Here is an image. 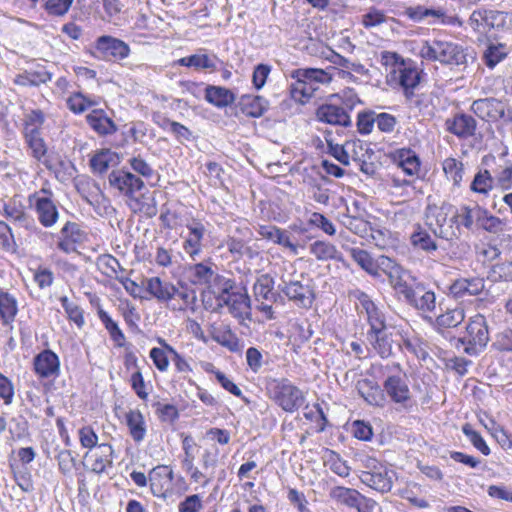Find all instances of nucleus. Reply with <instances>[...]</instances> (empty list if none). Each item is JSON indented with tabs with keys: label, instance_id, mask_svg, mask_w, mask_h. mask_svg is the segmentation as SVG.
I'll return each instance as SVG.
<instances>
[{
	"label": "nucleus",
	"instance_id": "37998d69",
	"mask_svg": "<svg viewBox=\"0 0 512 512\" xmlns=\"http://www.w3.org/2000/svg\"><path fill=\"white\" fill-rule=\"evenodd\" d=\"M442 169L449 181L455 187H459L464 177V164L453 157H448L442 162Z\"/></svg>",
	"mask_w": 512,
	"mask_h": 512
},
{
	"label": "nucleus",
	"instance_id": "c85d7f7f",
	"mask_svg": "<svg viewBox=\"0 0 512 512\" xmlns=\"http://www.w3.org/2000/svg\"><path fill=\"white\" fill-rule=\"evenodd\" d=\"M398 72V82L404 89L406 97L411 98L414 95L413 90L420 82V73L416 67L411 64H407L404 61L400 62Z\"/></svg>",
	"mask_w": 512,
	"mask_h": 512
},
{
	"label": "nucleus",
	"instance_id": "49530a36",
	"mask_svg": "<svg viewBox=\"0 0 512 512\" xmlns=\"http://www.w3.org/2000/svg\"><path fill=\"white\" fill-rule=\"evenodd\" d=\"M360 496L361 494L357 490L342 486H336L330 491V497L333 500L351 508H355Z\"/></svg>",
	"mask_w": 512,
	"mask_h": 512
},
{
	"label": "nucleus",
	"instance_id": "0eeeda50",
	"mask_svg": "<svg viewBox=\"0 0 512 512\" xmlns=\"http://www.w3.org/2000/svg\"><path fill=\"white\" fill-rule=\"evenodd\" d=\"M385 396L398 405L399 410L406 412L412 411L416 406L413 400L410 388L404 377L400 375H390L383 382Z\"/></svg>",
	"mask_w": 512,
	"mask_h": 512
},
{
	"label": "nucleus",
	"instance_id": "8fccbe9b",
	"mask_svg": "<svg viewBox=\"0 0 512 512\" xmlns=\"http://www.w3.org/2000/svg\"><path fill=\"white\" fill-rule=\"evenodd\" d=\"M97 267L102 274L115 279L120 277L118 275L119 272L123 273L125 271L118 259L109 254L101 255L97 258Z\"/></svg>",
	"mask_w": 512,
	"mask_h": 512
},
{
	"label": "nucleus",
	"instance_id": "2eb2a0df",
	"mask_svg": "<svg viewBox=\"0 0 512 512\" xmlns=\"http://www.w3.org/2000/svg\"><path fill=\"white\" fill-rule=\"evenodd\" d=\"M470 110L478 118L487 122H496L505 117V105L496 98L474 100Z\"/></svg>",
	"mask_w": 512,
	"mask_h": 512
},
{
	"label": "nucleus",
	"instance_id": "ddd939ff",
	"mask_svg": "<svg viewBox=\"0 0 512 512\" xmlns=\"http://www.w3.org/2000/svg\"><path fill=\"white\" fill-rule=\"evenodd\" d=\"M404 301L419 311L425 319H431L427 314L433 312L436 308L435 293L432 290L426 289L425 285L420 282L414 283L413 289Z\"/></svg>",
	"mask_w": 512,
	"mask_h": 512
},
{
	"label": "nucleus",
	"instance_id": "aec40b11",
	"mask_svg": "<svg viewBox=\"0 0 512 512\" xmlns=\"http://www.w3.org/2000/svg\"><path fill=\"white\" fill-rule=\"evenodd\" d=\"M316 117L319 121L343 127H349L352 124L350 115L345 107L335 104H323L316 110Z\"/></svg>",
	"mask_w": 512,
	"mask_h": 512
},
{
	"label": "nucleus",
	"instance_id": "dca6fc26",
	"mask_svg": "<svg viewBox=\"0 0 512 512\" xmlns=\"http://www.w3.org/2000/svg\"><path fill=\"white\" fill-rule=\"evenodd\" d=\"M150 489L154 496L166 498L174 480L173 469L167 465H158L148 474Z\"/></svg>",
	"mask_w": 512,
	"mask_h": 512
},
{
	"label": "nucleus",
	"instance_id": "e2e57ef3",
	"mask_svg": "<svg viewBox=\"0 0 512 512\" xmlns=\"http://www.w3.org/2000/svg\"><path fill=\"white\" fill-rule=\"evenodd\" d=\"M96 103L86 98L82 93L77 92L72 94L67 99L68 108L76 114L83 113L89 107L95 105Z\"/></svg>",
	"mask_w": 512,
	"mask_h": 512
},
{
	"label": "nucleus",
	"instance_id": "2f4dec72",
	"mask_svg": "<svg viewBox=\"0 0 512 512\" xmlns=\"http://www.w3.org/2000/svg\"><path fill=\"white\" fill-rule=\"evenodd\" d=\"M119 163V155L110 149H102L96 152L90 159V167L97 174H104L109 168L115 167Z\"/></svg>",
	"mask_w": 512,
	"mask_h": 512
},
{
	"label": "nucleus",
	"instance_id": "6e6d98bb",
	"mask_svg": "<svg viewBox=\"0 0 512 512\" xmlns=\"http://www.w3.org/2000/svg\"><path fill=\"white\" fill-rule=\"evenodd\" d=\"M496 186L502 190H509L512 188V163L505 161L503 165H499L493 177Z\"/></svg>",
	"mask_w": 512,
	"mask_h": 512
},
{
	"label": "nucleus",
	"instance_id": "bf43d9fd",
	"mask_svg": "<svg viewBox=\"0 0 512 512\" xmlns=\"http://www.w3.org/2000/svg\"><path fill=\"white\" fill-rule=\"evenodd\" d=\"M482 212L479 214L477 222L481 228L490 233H497L502 230L504 223L500 218L490 214L485 208H482Z\"/></svg>",
	"mask_w": 512,
	"mask_h": 512
},
{
	"label": "nucleus",
	"instance_id": "7ed1b4c3",
	"mask_svg": "<svg viewBox=\"0 0 512 512\" xmlns=\"http://www.w3.org/2000/svg\"><path fill=\"white\" fill-rule=\"evenodd\" d=\"M219 306H227L229 312L238 319H249L251 301L246 288H236L233 280L224 279L221 292L217 296Z\"/></svg>",
	"mask_w": 512,
	"mask_h": 512
},
{
	"label": "nucleus",
	"instance_id": "c756f323",
	"mask_svg": "<svg viewBox=\"0 0 512 512\" xmlns=\"http://www.w3.org/2000/svg\"><path fill=\"white\" fill-rule=\"evenodd\" d=\"M126 425L131 438L136 443H141L147 434V425L142 412L138 409H130L125 414Z\"/></svg>",
	"mask_w": 512,
	"mask_h": 512
},
{
	"label": "nucleus",
	"instance_id": "6ab92c4d",
	"mask_svg": "<svg viewBox=\"0 0 512 512\" xmlns=\"http://www.w3.org/2000/svg\"><path fill=\"white\" fill-rule=\"evenodd\" d=\"M33 366L40 378L57 377L60 371V360L56 353L46 349L35 356Z\"/></svg>",
	"mask_w": 512,
	"mask_h": 512
},
{
	"label": "nucleus",
	"instance_id": "a18cd8bd",
	"mask_svg": "<svg viewBox=\"0 0 512 512\" xmlns=\"http://www.w3.org/2000/svg\"><path fill=\"white\" fill-rule=\"evenodd\" d=\"M508 55V49L505 44H489L483 53V61L485 65L493 69L497 64L503 61Z\"/></svg>",
	"mask_w": 512,
	"mask_h": 512
},
{
	"label": "nucleus",
	"instance_id": "a878e982",
	"mask_svg": "<svg viewBox=\"0 0 512 512\" xmlns=\"http://www.w3.org/2000/svg\"><path fill=\"white\" fill-rule=\"evenodd\" d=\"M220 62L215 54L196 53L177 60L176 64L184 67H191L195 70H205L208 72H215L217 70V63Z\"/></svg>",
	"mask_w": 512,
	"mask_h": 512
},
{
	"label": "nucleus",
	"instance_id": "a211bd4d",
	"mask_svg": "<svg viewBox=\"0 0 512 512\" xmlns=\"http://www.w3.org/2000/svg\"><path fill=\"white\" fill-rule=\"evenodd\" d=\"M96 49L102 53L105 58H112L115 61L123 60L130 54V48L127 43L106 35L97 39Z\"/></svg>",
	"mask_w": 512,
	"mask_h": 512
},
{
	"label": "nucleus",
	"instance_id": "7c9ffc66",
	"mask_svg": "<svg viewBox=\"0 0 512 512\" xmlns=\"http://www.w3.org/2000/svg\"><path fill=\"white\" fill-rule=\"evenodd\" d=\"M359 300L367 315L370 326L368 331H377L388 327L384 313L367 295L363 294Z\"/></svg>",
	"mask_w": 512,
	"mask_h": 512
},
{
	"label": "nucleus",
	"instance_id": "b1692460",
	"mask_svg": "<svg viewBox=\"0 0 512 512\" xmlns=\"http://www.w3.org/2000/svg\"><path fill=\"white\" fill-rule=\"evenodd\" d=\"M188 234L183 243L184 251L193 259L200 254L202 250V239L205 234V226L198 221H192L187 224Z\"/></svg>",
	"mask_w": 512,
	"mask_h": 512
},
{
	"label": "nucleus",
	"instance_id": "052dcab7",
	"mask_svg": "<svg viewBox=\"0 0 512 512\" xmlns=\"http://www.w3.org/2000/svg\"><path fill=\"white\" fill-rule=\"evenodd\" d=\"M489 277L494 282L512 281V261H504L493 265Z\"/></svg>",
	"mask_w": 512,
	"mask_h": 512
},
{
	"label": "nucleus",
	"instance_id": "4c0bfd02",
	"mask_svg": "<svg viewBox=\"0 0 512 512\" xmlns=\"http://www.w3.org/2000/svg\"><path fill=\"white\" fill-rule=\"evenodd\" d=\"M18 313V302L14 295L0 290V317L2 324L13 328L12 323Z\"/></svg>",
	"mask_w": 512,
	"mask_h": 512
},
{
	"label": "nucleus",
	"instance_id": "1a4fd4ad",
	"mask_svg": "<svg viewBox=\"0 0 512 512\" xmlns=\"http://www.w3.org/2000/svg\"><path fill=\"white\" fill-rule=\"evenodd\" d=\"M366 338L373 351L383 359L392 357L395 349L401 347L399 335L391 327L367 331Z\"/></svg>",
	"mask_w": 512,
	"mask_h": 512
},
{
	"label": "nucleus",
	"instance_id": "603ef678",
	"mask_svg": "<svg viewBox=\"0 0 512 512\" xmlns=\"http://www.w3.org/2000/svg\"><path fill=\"white\" fill-rule=\"evenodd\" d=\"M494 178L491 173L484 169L479 170L470 184V190L474 193L487 195L493 188Z\"/></svg>",
	"mask_w": 512,
	"mask_h": 512
},
{
	"label": "nucleus",
	"instance_id": "864d4df0",
	"mask_svg": "<svg viewBox=\"0 0 512 512\" xmlns=\"http://www.w3.org/2000/svg\"><path fill=\"white\" fill-rule=\"evenodd\" d=\"M458 218L460 220V225L465 227L468 230H471L474 222H478L479 214L482 212V207L479 205L475 206H467L463 205L460 208H457Z\"/></svg>",
	"mask_w": 512,
	"mask_h": 512
},
{
	"label": "nucleus",
	"instance_id": "4be33fe9",
	"mask_svg": "<svg viewBox=\"0 0 512 512\" xmlns=\"http://www.w3.org/2000/svg\"><path fill=\"white\" fill-rule=\"evenodd\" d=\"M145 289L152 298L159 302H168L176 297L177 287L160 277H150L145 280Z\"/></svg>",
	"mask_w": 512,
	"mask_h": 512
},
{
	"label": "nucleus",
	"instance_id": "bb28decb",
	"mask_svg": "<svg viewBox=\"0 0 512 512\" xmlns=\"http://www.w3.org/2000/svg\"><path fill=\"white\" fill-rule=\"evenodd\" d=\"M388 281L398 297L403 300L410 294L414 283L417 282L411 272L403 267L388 277Z\"/></svg>",
	"mask_w": 512,
	"mask_h": 512
},
{
	"label": "nucleus",
	"instance_id": "0e129e2a",
	"mask_svg": "<svg viewBox=\"0 0 512 512\" xmlns=\"http://www.w3.org/2000/svg\"><path fill=\"white\" fill-rule=\"evenodd\" d=\"M462 432L470 440L473 446L484 455L490 454V448L482 438V436L475 431L470 424H465L462 427Z\"/></svg>",
	"mask_w": 512,
	"mask_h": 512
},
{
	"label": "nucleus",
	"instance_id": "f3484780",
	"mask_svg": "<svg viewBox=\"0 0 512 512\" xmlns=\"http://www.w3.org/2000/svg\"><path fill=\"white\" fill-rule=\"evenodd\" d=\"M274 279L269 274L260 275L253 285L256 301L261 303L260 309L264 312L272 311V303L276 302L278 294L274 291Z\"/></svg>",
	"mask_w": 512,
	"mask_h": 512
},
{
	"label": "nucleus",
	"instance_id": "412c9836",
	"mask_svg": "<svg viewBox=\"0 0 512 512\" xmlns=\"http://www.w3.org/2000/svg\"><path fill=\"white\" fill-rule=\"evenodd\" d=\"M3 214L7 219L13 221L15 224L25 228L26 230H39L34 219L25 212L23 205L15 199H10L4 203Z\"/></svg>",
	"mask_w": 512,
	"mask_h": 512
},
{
	"label": "nucleus",
	"instance_id": "c03bdc74",
	"mask_svg": "<svg viewBox=\"0 0 512 512\" xmlns=\"http://www.w3.org/2000/svg\"><path fill=\"white\" fill-rule=\"evenodd\" d=\"M97 315L105 329L108 331L111 339L116 342L118 346H122L125 341V336L118 324L100 305L97 307Z\"/></svg>",
	"mask_w": 512,
	"mask_h": 512
},
{
	"label": "nucleus",
	"instance_id": "13d9d810",
	"mask_svg": "<svg viewBox=\"0 0 512 512\" xmlns=\"http://www.w3.org/2000/svg\"><path fill=\"white\" fill-rule=\"evenodd\" d=\"M344 226L352 233L363 239H368V232L371 230V224L362 218L347 216L343 220Z\"/></svg>",
	"mask_w": 512,
	"mask_h": 512
},
{
	"label": "nucleus",
	"instance_id": "3c124183",
	"mask_svg": "<svg viewBox=\"0 0 512 512\" xmlns=\"http://www.w3.org/2000/svg\"><path fill=\"white\" fill-rule=\"evenodd\" d=\"M26 142L31 149L32 156L41 161L45 156L47 149L44 140L40 136V131L37 128L27 129L25 132Z\"/></svg>",
	"mask_w": 512,
	"mask_h": 512
},
{
	"label": "nucleus",
	"instance_id": "680f3d73",
	"mask_svg": "<svg viewBox=\"0 0 512 512\" xmlns=\"http://www.w3.org/2000/svg\"><path fill=\"white\" fill-rule=\"evenodd\" d=\"M387 21V16L382 10L371 7L361 16V23L365 28H373Z\"/></svg>",
	"mask_w": 512,
	"mask_h": 512
},
{
	"label": "nucleus",
	"instance_id": "5701e85b",
	"mask_svg": "<svg viewBox=\"0 0 512 512\" xmlns=\"http://www.w3.org/2000/svg\"><path fill=\"white\" fill-rule=\"evenodd\" d=\"M356 388L360 396L371 406L383 408L387 402L384 389L370 380L361 379L357 382Z\"/></svg>",
	"mask_w": 512,
	"mask_h": 512
},
{
	"label": "nucleus",
	"instance_id": "4d7b16f0",
	"mask_svg": "<svg viewBox=\"0 0 512 512\" xmlns=\"http://www.w3.org/2000/svg\"><path fill=\"white\" fill-rule=\"evenodd\" d=\"M325 58L331 63L342 68L348 69L350 71H353L357 74L363 75L367 72L366 68L361 63L351 62L347 58L341 56L340 54L332 50L329 51V54L326 55Z\"/></svg>",
	"mask_w": 512,
	"mask_h": 512
},
{
	"label": "nucleus",
	"instance_id": "e433bc0d",
	"mask_svg": "<svg viewBox=\"0 0 512 512\" xmlns=\"http://www.w3.org/2000/svg\"><path fill=\"white\" fill-rule=\"evenodd\" d=\"M211 338L227 348L231 352H239L241 349L238 337L231 331L228 326H212L211 327Z\"/></svg>",
	"mask_w": 512,
	"mask_h": 512
},
{
	"label": "nucleus",
	"instance_id": "774afa93",
	"mask_svg": "<svg viewBox=\"0 0 512 512\" xmlns=\"http://www.w3.org/2000/svg\"><path fill=\"white\" fill-rule=\"evenodd\" d=\"M493 346L501 352H512V329L505 328L500 331L495 337Z\"/></svg>",
	"mask_w": 512,
	"mask_h": 512
},
{
	"label": "nucleus",
	"instance_id": "39448f33",
	"mask_svg": "<svg viewBox=\"0 0 512 512\" xmlns=\"http://www.w3.org/2000/svg\"><path fill=\"white\" fill-rule=\"evenodd\" d=\"M490 340L486 319L478 314L470 319L466 326L465 335L457 339L464 346V352L475 356L482 352Z\"/></svg>",
	"mask_w": 512,
	"mask_h": 512
},
{
	"label": "nucleus",
	"instance_id": "f03ea898",
	"mask_svg": "<svg viewBox=\"0 0 512 512\" xmlns=\"http://www.w3.org/2000/svg\"><path fill=\"white\" fill-rule=\"evenodd\" d=\"M419 55L427 61L439 62L444 65L460 66L466 64V53L462 46L446 40L424 41Z\"/></svg>",
	"mask_w": 512,
	"mask_h": 512
},
{
	"label": "nucleus",
	"instance_id": "f704fd0d",
	"mask_svg": "<svg viewBox=\"0 0 512 512\" xmlns=\"http://www.w3.org/2000/svg\"><path fill=\"white\" fill-rule=\"evenodd\" d=\"M465 319V313L463 308L456 307L453 309H448L444 313L440 314L435 319V326L437 327V331L443 336L446 337V329L454 328L460 325Z\"/></svg>",
	"mask_w": 512,
	"mask_h": 512
},
{
	"label": "nucleus",
	"instance_id": "72a5a7b5",
	"mask_svg": "<svg viewBox=\"0 0 512 512\" xmlns=\"http://www.w3.org/2000/svg\"><path fill=\"white\" fill-rule=\"evenodd\" d=\"M205 99L218 108H224L233 104L236 97L228 88L208 85L205 88Z\"/></svg>",
	"mask_w": 512,
	"mask_h": 512
},
{
	"label": "nucleus",
	"instance_id": "de8ad7c7",
	"mask_svg": "<svg viewBox=\"0 0 512 512\" xmlns=\"http://www.w3.org/2000/svg\"><path fill=\"white\" fill-rule=\"evenodd\" d=\"M51 80V74L44 70L25 71L16 77L15 83L21 86H38Z\"/></svg>",
	"mask_w": 512,
	"mask_h": 512
},
{
	"label": "nucleus",
	"instance_id": "9d476101",
	"mask_svg": "<svg viewBox=\"0 0 512 512\" xmlns=\"http://www.w3.org/2000/svg\"><path fill=\"white\" fill-rule=\"evenodd\" d=\"M29 203L34 206L37 219L44 227H52L58 221L59 212L57 206L47 190L42 189L40 192L30 195Z\"/></svg>",
	"mask_w": 512,
	"mask_h": 512
},
{
	"label": "nucleus",
	"instance_id": "09e8293b",
	"mask_svg": "<svg viewBox=\"0 0 512 512\" xmlns=\"http://www.w3.org/2000/svg\"><path fill=\"white\" fill-rule=\"evenodd\" d=\"M342 248L349 251L352 259L369 275L375 276V259L366 250L359 248H349L342 244Z\"/></svg>",
	"mask_w": 512,
	"mask_h": 512
},
{
	"label": "nucleus",
	"instance_id": "423d86ee",
	"mask_svg": "<svg viewBox=\"0 0 512 512\" xmlns=\"http://www.w3.org/2000/svg\"><path fill=\"white\" fill-rule=\"evenodd\" d=\"M453 205L443 202L441 205L429 204L425 210V224L437 238L452 240L455 237L452 226H447Z\"/></svg>",
	"mask_w": 512,
	"mask_h": 512
},
{
	"label": "nucleus",
	"instance_id": "58836bf2",
	"mask_svg": "<svg viewBox=\"0 0 512 512\" xmlns=\"http://www.w3.org/2000/svg\"><path fill=\"white\" fill-rule=\"evenodd\" d=\"M309 250L310 253L319 261H344L342 253L336 248V246L326 241L317 240L313 242L310 244Z\"/></svg>",
	"mask_w": 512,
	"mask_h": 512
},
{
	"label": "nucleus",
	"instance_id": "cd10ccee",
	"mask_svg": "<svg viewBox=\"0 0 512 512\" xmlns=\"http://www.w3.org/2000/svg\"><path fill=\"white\" fill-rule=\"evenodd\" d=\"M89 126L99 135H111L117 131V125L102 109H94L87 116Z\"/></svg>",
	"mask_w": 512,
	"mask_h": 512
},
{
	"label": "nucleus",
	"instance_id": "c9c22d12",
	"mask_svg": "<svg viewBox=\"0 0 512 512\" xmlns=\"http://www.w3.org/2000/svg\"><path fill=\"white\" fill-rule=\"evenodd\" d=\"M239 105L244 114L254 118L261 117L268 109V101L259 95H243Z\"/></svg>",
	"mask_w": 512,
	"mask_h": 512
},
{
	"label": "nucleus",
	"instance_id": "4468645a",
	"mask_svg": "<svg viewBox=\"0 0 512 512\" xmlns=\"http://www.w3.org/2000/svg\"><path fill=\"white\" fill-rule=\"evenodd\" d=\"M279 289L298 307L309 308L313 303L314 294L312 288L300 281H286L285 279H282L279 284Z\"/></svg>",
	"mask_w": 512,
	"mask_h": 512
},
{
	"label": "nucleus",
	"instance_id": "20e7f679",
	"mask_svg": "<svg viewBox=\"0 0 512 512\" xmlns=\"http://www.w3.org/2000/svg\"><path fill=\"white\" fill-rule=\"evenodd\" d=\"M267 391L270 398L285 412L293 413L304 402L302 391L286 378L271 380L267 385Z\"/></svg>",
	"mask_w": 512,
	"mask_h": 512
},
{
	"label": "nucleus",
	"instance_id": "f257e3e1",
	"mask_svg": "<svg viewBox=\"0 0 512 512\" xmlns=\"http://www.w3.org/2000/svg\"><path fill=\"white\" fill-rule=\"evenodd\" d=\"M294 82L290 85L291 97L299 103H306L319 89L320 84L330 83L331 75L323 69L299 68L291 71Z\"/></svg>",
	"mask_w": 512,
	"mask_h": 512
},
{
	"label": "nucleus",
	"instance_id": "ea45409f",
	"mask_svg": "<svg viewBox=\"0 0 512 512\" xmlns=\"http://www.w3.org/2000/svg\"><path fill=\"white\" fill-rule=\"evenodd\" d=\"M188 278L194 285H208L216 276L212 263H197L187 267Z\"/></svg>",
	"mask_w": 512,
	"mask_h": 512
},
{
	"label": "nucleus",
	"instance_id": "9b49d317",
	"mask_svg": "<svg viewBox=\"0 0 512 512\" xmlns=\"http://www.w3.org/2000/svg\"><path fill=\"white\" fill-rule=\"evenodd\" d=\"M444 128L458 139L467 140L476 137L478 123L472 115L457 112L445 120Z\"/></svg>",
	"mask_w": 512,
	"mask_h": 512
},
{
	"label": "nucleus",
	"instance_id": "79ce46f5",
	"mask_svg": "<svg viewBox=\"0 0 512 512\" xmlns=\"http://www.w3.org/2000/svg\"><path fill=\"white\" fill-rule=\"evenodd\" d=\"M113 448L110 444L102 443L98 445V452L92 454L94 460L91 464L92 472L102 474L107 467H111L113 463Z\"/></svg>",
	"mask_w": 512,
	"mask_h": 512
},
{
	"label": "nucleus",
	"instance_id": "69168bd1",
	"mask_svg": "<svg viewBox=\"0 0 512 512\" xmlns=\"http://www.w3.org/2000/svg\"><path fill=\"white\" fill-rule=\"evenodd\" d=\"M375 276L379 277L380 272H383L387 277H390L394 272H396L402 266L397 264L393 259L381 255L377 259H375Z\"/></svg>",
	"mask_w": 512,
	"mask_h": 512
},
{
	"label": "nucleus",
	"instance_id": "6e6552de",
	"mask_svg": "<svg viewBox=\"0 0 512 512\" xmlns=\"http://www.w3.org/2000/svg\"><path fill=\"white\" fill-rule=\"evenodd\" d=\"M108 181L111 187L117 189L132 202L139 204L136 193L145 187L144 181L140 177L125 169H117L109 174Z\"/></svg>",
	"mask_w": 512,
	"mask_h": 512
},
{
	"label": "nucleus",
	"instance_id": "5fc2aeb1",
	"mask_svg": "<svg viewBox=\"0 0 512 512\" xmlns=\"http://www.w3.org/2000/svg\"><path fill=\"white\" fill-rule=\"evenodd\" d=\"M60 302L70 321L74 322L79 328L85 324L83 310L75 302L70 301L67 296L60 297Z\"/></svg>",
	"mask_w": 512,
	"mask_h": 512
},
{
	"label": "nucleus",
	"instance_id": "338daca9",
	"mask_svg": "<svg viewBox=\"0 0 512 512\" xmlns=\"http://www.w3.org/2000/svg\"><path fill=\"white\" fill-rule=\"evenodd\" d=\"M366 240L380 249H385L391 242V234L387 229H379L371 226V230L368 232V239Z\"/></svg>",
	"mask_w": 512,
	"mask_h": 512
},
{
	"label": "nucleus",
	"instance_id": "f8f14e48",
	"mask_svg": "<svg viewBox=\"0 0 512 512\" xmlns=\"http://www.w3.org/2000/svg\"><path fill=\"white\" fill-rule=\"evenodd\" d=\"M368 467L372 469L370 471H363L360 475V480L363 484L370 488L380 492H389L392 488V472L379 464L375 459H370Z\"/></svg>",
	"mask_w": 512,
	"mask_h": 512
},
{
	"label": "nucleus",
	"instance_id": "a19ab883",
	"mask_svg": "<svg viewBox=\"0 0 512 512\" xmlns=\"http://www.w3.org/2000/svg\"><path fill=\"white\" fill-rule=\"evenodd\" d=\"M395 159L399 167L409 176L418 175L420 171V159L411 149H399Z\"/></svg>",
	"mask_w": 512,
	"mask_h": 512
},
{
	"label": "nucleus",
	"instance_id": "393cba45",
	"mask_svg": "<svg viewBox=\"0 0 512 512\" xmlns=\"http://www.w3.org/2000/svg\"><path fill=\"white\" fill-rule=\"evenodd\" d=\"M485 288L484 280L480 277L460 278L450 286V292L456 298L479 295Z\"/></svg>",
	"mask_w": 512,
	"mask_h": 512
},
{
	"label": "nucleus",
	"instance_id": "473e14b6",
	"mask_svg": "<svg viewBox=\"0 0 512 512\" xmlns=\"http://www.w3.org/2000/svg\"><path fill=\"white\" fill-rule=\"evenodd\" d=\"M410 244L415 250L422 251L426 254H433L437 251L438 245L430 233L417 225L410 235Z\"/></svg>",
	"mask_w": 512,
	"mask_h": 512
}]
</instances>
